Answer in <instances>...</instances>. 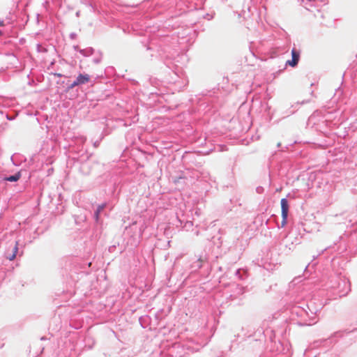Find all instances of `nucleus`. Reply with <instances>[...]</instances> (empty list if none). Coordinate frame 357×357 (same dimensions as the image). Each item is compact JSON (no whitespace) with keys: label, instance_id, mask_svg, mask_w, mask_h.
<instances>
[{"label":"nucleus","instance_id":"obj_4","mask_svg":"<svg viewBox=\"0 0 357 357\" xmlns=\"http://www.w3.org/2000/svg\"><path fill=\"white\" fill-rule=\"evenodd\" d=\"M21 177V174L20 172H17V174L3 178L4 181H10V182H15L17 181Z\"/></svg>","mask_w":357,"mask_h":357},{"label":"nucleus","instance_id":"obj_2","mask_svg":"<svg viewBox=\"0 0 357 357\" xmlns=\"http://www.w3.org/2000/svg\"><path fill=\"white\" fill-rule=\"evenodd\" d=\"M292 59L287 61V64L294 67L297 65L299 60V53L296 51L295 49L291 50Z\"/></svg>","mask_w":357,"mask_h":357},{"label":"nucleus","instance_id":"obj_3","mask_svg":"<svg viewBox=\"0 0 357 357\" xmlns=\"http://www.w3.org/2000/svg\"><path fill=\"white\" fill-rule=\"evenodd\" d=\"M76 80H77V84H79L80 85V84H86V83L89 82L90 80V77L86 74V75L80 74L77 76Z\"/></svg>","mask_w":357,"mask_h":357},{"label":"nucleus","instance_id":"obj_5","mask_svg":"<svg viewBox=\"0 0 357 357\" xmlns=\"http://www.w3.org/2000/svg\"><path fill=\"white\" fill-rule=\"evenodd\" d=\"M105 204H101V205H99L98 206V208L95 213V216H96V220H98V218H99V215L100 213V212L105 208Z\"/></svg>","mask_w":357,"mask_h":357},{"label":"nucleus","instance_id":"obj_1","mask_svg":"<svg viewBox=\"0 0 357 357\" xmlns=\"http://www.w3.org/2000/svg\"><path fill=\"white\" fill-rule=\"evenodd\" d=\"M281 210H282V227H284L287 223V219L289 213V204L287 199L283 198L281 199Z\"/></svg>","mask_w":357,"mask_h":357},{"label":"nucleus","instance_id":"obj_7","mask_svg":"<svg viewBox=\"0 0 357 357\" xmlns=\"http://www.w3.org/2000/svg\"><path fill=\"white\" fill-rule=\"evenodd\" d=\"M79 85V84H77V80L74 81L73 83L71 84L70 88L73 89L76 86Z\"/></svg>","mask_w":357,"mask_h":357},{"label":"nucleus","instance_id":"obj_6","mask_svg":"<svg viewBox=\"0 0 357 357\" xmlns=\"http://www.w3.org/2000/svg\"><path fill=\"white\" fill-rule=\"evenodd\" d=\"M18 243L16 242L15 243V248H14V252L13 254L12 255V256L9 257L8 259L10 260H13L15 258V256H16V254L17 252V250H18Z\"/></svg>","mask_w":357,"mask_h":357}]
</instances>
